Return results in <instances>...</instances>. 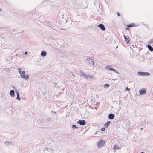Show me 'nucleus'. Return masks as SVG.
Returning a JSON list of instances; mask_svg holds the SVG:
<instances>
[{
    "instance_id": "nucleus-1",
    "label": "nucleus",
    "mask_w": 153,
    "mask_h": 153,
    "mask_svg": "<svg viewBox=\"0 0 153 153\" xmlns=\"http://www.w3.org/2000/svg\"><path fill=\"white\" fill-rule=\"evenodd\" d=\"M21 76L22 78L25 79H27L29 78L28 74H26L25 71H23L22 72V73L21 74Z\"/></svg>"
},
{
    "instance_id": "nucleus-2",
    "label": "nucleus",
    "mask_w": 153,
    "mask_h": 153,
    "mask_svg": "<svg viewBox=\"0 0 153 153\" xmlns=\"http://www.w3.org/2000/svg\"><path fill=\"white\" fill-rule=\"evenodd\" d=\"M105 141L103 140H100L97 143V145L99 147H101L104 146L105 144Z\"/></svg>"
},
{
    "instance_id": "nucleus-3",
    "label": "nucleus",
    "mask_w": 153,
    "mask_h": 153,
    "mask_svg": "<svg viewBox=\"0 0 153 153\" xmlns=\"http://www.w3.org/2000/svg\"><path fill=\"white\" fill-rule=\"evenodd\" d=\"M124 37L126 43L127 44H129L130 39L129 36H126L125 35H124Z\"/></svg>"
},
{
    "instance_id": "nucleus-4",
    "label": "nucleus",
    "mask_w": 153,
    "mask_h": 153,
    "mask_svg": "<svg viewBox=\"0 0 153 153\" xmlns=\"http://www.w3.org/2000/svg\"><path fill=\"white\" fill-rule=\"evenodd\" d=\"M140 94V95H143L146 93V89L144 88L140 89L139 90Z\"/></svg>"
},
{
    "instance_id": "nucleus-5",
    "label": "nucleus",
    "mask_w": 153,
    "mask_h": 153,
    "mask_svg": "<svg viewBox=\"0 0 153 153\" xmlns=\"http://www.w3.org/2000/svg\"><path fill=\"white\" fill-rule=\"evenodd\" d=\"M98 27L100 28L101 29L103 30L104 31L105 30V28L104 27V26L102 24H100L98 25Z\"/></svg>"
},
{
    "instance_id": "nucleus-6",
    "label": "nucleus",
    "mask_w": 153,
    "mask_h": 153,
    "mask_svg": "<svg viewBox=\"0 0 153 153\" xmlns=\"http://www.w3.org/2000/svg\"><path fill=\"white\" fill-rule=\"evenodd\" d=\"M77 123L81 125H83L85 124L86 122L84 120H79L78 121Z\"/></svg>"
},
{
    "instance_id": "nucleus-7",
    "label": "nucleus",
    "mask_w": 153,
    "mask_h": 153,
    "mask_svg": "<svg viewBox=\"0 0 153 153\" xmlns=\"http://www.w3.org/2000/svg\"><path fill=\"white\" fill-rule=\"evenodd\" d=\"M87 60L88 61V62H89V64L91 65L94 64V62L92 59L90 58H88L87 59Z\"/></svg>"
},
{
    "instance_id": "nucleus-8",
    "label": "nucleus",
    "mask_w": 153,
    "mask_h": 153,
    "mask_svg": "<svg viewBox=\"0 0 153 153\" xmlns=\"http://www.w3.org/2000/svg\"><path fill=\"white\" fill-rule=\"evenodd\" d=\"M127 26H128L129 27V28L134 27L135 26V24L134 23H131L130 24H129L128 25H127Z\"/></svg>"
},
{
    "instance_id": "nucleus-9",
    "label": "nucleus",
    "mask_w": 153,
    "mask_h": 153,
    "mask_svg": "<svg viewBox=\"0 0 153 153\" xmlns=\"http://www.w3.org/2000/svg\"><path fill=\"white\" fill-rule=\"evenodd\" d=\"M111 123L110 121H108L106 123H105L104 125V126L105 128H107L108 126Z\"/></svg>"
},
{
    "instance_id": "nucleus-10",
    "label": "nucleus",
    "mask_w": 153,
    "mask_h": 153,
    "mask_svg": "<svg viewBox=\"0 0 153 153\" xmlns=\"http://www.w3.org/2000/svg\"><path fill=\"white\" fill-rule=\"evenodd\" d=\"M137 75L139 76H144L145 75V72H137Z\"/></svg>"
},
{
    "instance_id": "nucleus-11",
    "label": "nucleus",
    "mask_w": 153,
    "mask_h": 153,
    "mask_svg": "<svg viewBox=\"0 0 153 153\" xmlns=\"http://www.w3.org/2000/svg\"><path fill=\"white\" fill-rule=\"evenodd\" d=\"M10 94L12 97H13L14 96V91L13 90H11Z\"/></svg>"
},
{
    "instance_id": "nucleus-12",
    "label": "nucleus",
    "mask_w": 153,
    "mask_h": 153,
    "mask_svg": "<svg viewBox=\"0 0 153 153\" xmlns=\"http://www.w3.org/2000/svg\"><path fill=\"white\" fill-rule=\"evenodd\" d=\"M108 117L109 119H112L114 118V115L112 114H110L109 115Z\"/></svg>"
},
{
    "instance_id": "nucleus-13",
    "label": "nucleus",
    "mask_w": 153,
    "mask_h": 153,
    "mask_svg": "<svg viewBox=\"0 0 153 153\" xmlns=\"http://www.w3.org/2000/svg\"><path fill=\"white\" fill-rule=\"evenodd\" d=\"M114 149H120L121 148L120 147H119L117 145H115L114 146Z\"/></svg>"
},
{
    "instance_id": "nucleus-14",
    "label": "nucleus",
    "mask_w": 153,
    "mask_h": 153,
    "mask_svg": "<svg viewBox=\"0 0 153 153\" xmlns=\"http://www.w3.org/2000/svg\"><path fill=\"white\" fill-rule=\"evenodd\" d=\"M46 53L45 51H42L41 53V55L42 56H45L46 55Z\"/></svg>"
},
{
    "instance_id": "nucleus-15",
    "label": "nucleus",
    "mask_w": 153,
    "mask_h": 153,
    "mask_svg": "<svg viewBox=\"0 0 153 153\" xmlns=\"http://www.w3.org/2000/svg\"><path fill=\"white\" fill-rule=\"evenodd\" d=\"M148 48L149 50L151 51H153V48L150 45H148Z\"/></svg>"
},
{
    "instance_id": "nucleus-16",
    "label": "nucleus",
    "mask_w": 153,
    "mask_h": 153,
    "mask_svg": "<svg viewBox=\"0 0 153 153\" xmlns=\"http://www.w3.org/2000/svg\"><path fill=\"white\" fill-rule=\"evenodd\" d=\"M107 68H108V69H110L112 71H114V72H115L116 73H118L117 71L116 70H115L114 69H113L112 68H110L108 67Z\"/></svg>"
},
{
    "instance_id": "nucleus-17",
    "label": "nucleus",
    "mask_w": 153,
    "mask_h": 153,
    "mask_svg": "<svg viewBox=\"0 0 153 153\" xmlns=\"http://www.w3.org/2000/svg\"><path fill=\"white\" fill-rule=\"evenodd\" d=\"M85 76L86 77V78H92L93 76H90L89 75H85Z\"/></svg>"
},
{
    "instance_id": "nucleus-18",
    "label": "nucleus",
    "mask_w": 153,
    "mask_h": 153,
    "mask_svg": "<svg viewBox=\"0 0 153 153\" xmlns=\"http://www.w3.org/2000/svg\"><path fill=\"white\" fill-rule=\"evenodd\" d=\"M18 70L19 72V73H20V75L22 73L21 69L20 68H18Z\"/></svg>"
},
{
    "instance_id": "nucleus-19",
    "label": "nucleus",
    "mask_w": 153,
    "mask_h": 153,
    "mask_svg": "<svg viewBox=\"0 0 153 153\" xmlns=\"http://www.w3.org/2000/svg\"><path fill=\"white\" fill-rule=\"evenodd\" d=\"M109 87V85L108 84H106L104 86V87L105 88H108Z\"/></svg>"
},
{
    "instance_id": "nucleus-20",
    "label": "nucleus",
    "mask_w": 153,
    "mask_h": 153,
    "mask_svg": "<svg viewBox=\"0 0 153 153\" xmlns=\"http://www.w3.org/2000/svg\"><path fill=\"white\" fill-rule=\"evenodd\" d=\"M17 99H18L19 100H20V98H19V93H18L17 94Z\"/></svg>"
},
{
    "instance_id": "nucleus-21",
    "label": "nucleus",
    "mask_w": 153,
    "mask_h": 153,
    "mask_svg": "<svg viewBox=\"0 0 153 153\" xmlns=\"http://www.w3.org/2000/svg\"><path fill=\"white\" fill-rule=\"evenodd\" d=\"M74 127L76 129H77L78 128L75 125H73L72 126V128Z\"/></svg>"
},
{
    "instance_id": "nucleus-22",
    "label": "nucleus",
    "mask_w": 153,
    "mask_h": 153,
    "mask_svg": "<svg viewBox=\"0 0 153 153\" xmlns=\"http://www.w3.org/2000/svg\"><path fill=\"white\" fill-rule=\"evenodd\" d=\"M129 27L128 26H127V25L126 26V28H125V29L126 30H129Z\"/></svg>"
},
{
    "instance_id": "nucleus-23",
    "label": "nucleus",
    "mask_w": 153,
    "mask_h": 153,
    "mask_svg": "<svg viewBox=\"0 0 153 153\" xmlns=\"http://www.w3.org/2000/svg\"><path fill=\"white\" fill-rule=\"evenodd\" d=\"M145 75L146 76H149L150 75L149 74V73H145Z\"/></svg>"
},
{
    "instance_id": "nucleus-24",
    "label": "nucleus",
    "mask_w": 153,
    "mask_h": 153,
    "mask_svg": "<svg viewBox=\"0 0 153 153\" xmlns=\"http://www.w3.org/2000/svg\"><path fill=\"white\" fill-rule=\"evenodd\" d=\"M125 90L126 91H129L130 89L129 88H128V87H126L125 88Z\"/></svg>"
},
{
    "instance_id": "nucleus-25",
    "label": "nucleus",
    "mask_w": 153,
    "mask_h": 153,
    "mask_svg": "<svg viewBox=\"0 0 153 153\" xmlns=\"http://www.w3.org/2000/svg\"><path fill=\"white\" fill-rule=\"evenodd\" d=\"M101 131H105V128H101Z\"/></svg>"
},
{
    "instance_id": "nucleus-26",
    "label": "nucleus",
    "mask_w": 153,
    "mask_h": 153,
    "mask_svg": "<svg viewBox=\"0 0 153 153\" xmlns=\"http://www.w3.org/2000/svg\"><path fill=\"white\" fill-rule=\"evenodd\" d=\"M117 14L118 16H120V14L118 12L117 13Z\"/></svg>"
},
{
    "instance_id": "nucleus-27",
    "label": "nucleus",
    "mask_w": 153,
    "mask_h": 153,
    "mask_svg": "<svg viewBox=\"0 0 153 153\" xmlns=\"http://www.w3.org/2000/svg\"><path fill=\"white\" fill-rule=\"evenodd\" d=\"M27 53V52H26L25 53V54H26Z\"/></svg>"
},
{
    "instance_id": "nucleus-28",
    "label": "nucleus",
    "mask_w": 153,
    "mask_h": 153,
    "mask_svg": "<svg viewBox=\"0 0 153 153\" xmlns=\"http://www.w3.org/2000/svg\"><path fill=\"white\" fill-rule=\"evenodd\" d=\"M141 153H144L143 152H141Z\"/></svg>"
},
{
    "instance_id": "nucleus-29",
    "label": "nucleus",
    "mask_w": 153,
    "mask_h": 153,
    "mask_svg": "<svg viewBox=\"0 0 153 153\" xmlns=\"http://www.w3.org/2000/svg\"><path fill=\"white\" fill-rule=\"evenodd\" d=\"M152 40H153V39Z\"/></svg>"
}]
</instances>
